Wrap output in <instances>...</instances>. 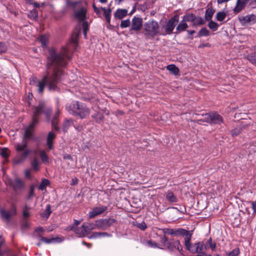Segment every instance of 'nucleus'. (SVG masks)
<instances>
[{
  "instance_id": "bb28decb",
  "label": "nucleus",
  "mask_w": 256,
  "mask_h": 256,
  "mask_svg": "<svg viewBox=\"0 0 256 256\" xmlns=\"http://www.w3.org/2000/svg\"><path fill=\"white\" fill-rule=\"evenodd\" d=\"M182 18V20L186 22H192L193 23L196 19V15L192 13H188L184 14Z\"/></svg>"
},
{
  "instance_id": "79ce46f5",
  "label": "nucleus",
  "mask_w": 256,
  "mask_h": 256,
  "mask_svg": "<svg viewBox=\"0 0 256 256\" xmlns=\"http://www.w3.org/2000/svg\"><path fill=\"white\" fill-rule=\"evenodd\" d=\"M209 23L208 24V28L212 30L213 31H216L218 30L219 25L218 23L212 20H210V21H208Z\"/></svg>"
},
{
  "instance_id": "603ef678",
  "label": "nucleus",
  "mask_w": 256,
  "mask_h": 256,
  "mask_svg": "<svg viewBox=\"0 0 256 256\" xmlns=\"http://www.w3.org/2000/svg\"><path fill=\"white\" fill-rule=\"evenodd\" d=\"M40 240L45 244H49L52 243V238H48L46 237H44L42 236H40Z\"/></svg>"
},
{
  "instance_id": "cd10ccee",
  "label": "nucleus",
  "mask_w": 256,
  "mask_h": 256,
  "mask_svg": "<svg viewBox=\"0 0 256 256\" xmlns=\"http://www.w3.org/2000/svg\"><path fill=\"white\" fill-rule=\"evenodd\" d=\"M52 213L51 210V206L50 204H46V209L43 212H42L40 215L43 218H45L48 219L50 216V214Z\"/></svg>"
},
{
  "instance_id": "680f3d73",
  "label": "nucleus",
  "mask_w": 256,
  "mask_h": 256,
  "mask_svg": "<svg viewBox=\"0 0 256 256\" xmlns=\"http://www.w3.org/2000/svg\"><path fill=\"white\" fill-rule=\"evenodd\" d=\"M187 32L190 35V36H188V38H190V40H192L193 39V37L192 36H191L196 32L195 30H187Z\"/></svg>"
},
{
  "instance_id": "69168bd1",
  "label": "nucleus",
  "mask_w": 256,
  "mask_h": 256,
  "mask_svg": "<svg viewBox=\"0 0 256 256\" xmlns=\"http://www.w3.org/2000/svg\"><path fill=\"white\" fill-rule=\"evenodd\" d=\"M252 208L254 210V212H256V201L252 202Z\"/></svg>"
},
{
  "instance_id": "4c0bfd02",
  "label": "nucleus",
  "mask_w": 256,
  "mask_h": 256,
  "mask_svg": "<svg viewBox=\"0 0 256 256\" xmlns=\"http://www.w3.org/2000/svg\"><path fill=\"white\" fill-rule=\"evenodd\" d=\"M205 24V21L201 16H196L194 21L192 24L194 26H196L198 25H203Z\"/></svg>"
},
{
  "instance_id": "13d9d810",
  "label": "nucleus",
  "mask_w": 256,
  "mask_h": 256,
  "mask_svg": "<svg viewBox=\"0 0 256 256\" xmlns=\"http://www.w3.org/2000/svg\"><path fill=\"white\" fill-rule=\"evenodd\" d=\"M29 16L30 18L36 19L38 17V12L36 10H33L32 11L30 12Z\"/></svg>"
},
{
  "instance_id": "8fccbe9b",
  "label": "nucleus",
  "mask_w": 256,
  "mask_h": 256,
  "mask_svg": "<svg viewBox=\"0 0 256 256\" xmlns=\"http://www.w3.org/2000/svg\"><path fill=\"white\" fill-rule=\"evenodd\" d=\"M136 226L142 230H144L147 228L146 224L144 222L137 223Z\"/></svg>"
},
{
  "instance_id": "6ab92c4d",
  "label": "nucleus",
  "mask_w": 256,
  "mask_h": 256,
  "mask_svg": "<svg viewBox=\"0 0 256 256\" xmlns=\"http://www.w3.org/2000/svg\"><path fill=\"white\" fill-rule=\"evenodd\" d=\"M112 234L106 232H94L88 236L90 239H96L102 237H111Z\"/></svg>"
},
{
  "instance_id": "473e14b6",
  "label": "nucleus",
  "mask_w": 256,
  "mask_h": 256,
  "mask_svg": "<svg viewBox=\"0 0 256 256\" xmlns=\"http://www.w3.org/2000/svg\"><path fill=\"white\" fill-rule=\"evenodd\" d=\"M166 198L170 202H175L178 201V198L172 192H168L166 194Z\"/></svg>"
},
{
  "instance_id": "2f4dec72",
  "label": "nucleus",
  "mask_w": 256,
  "mask_h": 256,
  "mask_svg": "<svg viewBox=\"0 0 256 256\" xmlns=\"http://www.w3.org/2000/svg\"><path fill=\"white\" fill-rule=\"evenodd\" d=\"M100 8L104 11V14L106 22L108 24H110V16H111V12H112L110 8H108V10H106L105 8H102V7H101Z\"/></svg>"
},
{
  "instance_id": "4be33fe9",
  "label": "nucleus",
  "mask_w": 256,
  "mask_h": 256,
  "mask_svg": "<svg viewBox=\"0 0 256 256\" xmlns=\"http://www.w3.org/2000/svg\"><path fill=\"white\" fill-rule=\"evenodd\" d=\"M13 188L15 190H20L24 188V184L22 180L16 178L13 184Z\"/></svg>"
},
{
  "instance_id": "aec40b11",
  "label": "nucleus",
  "mask_w": 256,
  "mask_h": 256,
  "mask_svg": "<svg viewBox=\"0 0 256 256\" xmlns=\"http://www.w3.org/2000/svg\"><path fill=\"white\" fill-rule=\"evenodd\" d=\"M56 138V134L54 132H48L46 138V144L49 150H52V148L53 140Z\"/></svg>"
},
{
  "instance_id": "052dcab7",
  "label": "nucleus",
  "mask_w": 256,
  "mask_h": 256,
  "mask_svg": "<svg viewBox=\"0 0 256 256\" xmlns=\"http://www.w3.org/2000/svg\"><path fill=\"white\" fill-rule=\"evenodd\" d=\"M34 187L33 186H31L30 188V190L28 198L30 199L32 197L34 196Z\"/></svg>"
},
{
  "instance_id": "e433bc0d",
  "label": "nucleus",
  "mask_w": 256,
  "mask_h": 256,
  "mask_svg": "<svg viewBox=\"0 0 256 256\" xmlns=\"http://www.w3.org/2000/svg\"><path fill=\"white\" fill-rule=\"evenodd\" d=\"M210 34V31L206 28H202L198 34V37L207 36Z\"/></svg>"
},
{
  "instance_id": "a211bd4d",
  "label": "nucleus",
  "mask_w": 256,
  "mask_h": 256,
  "mask_svg": "<svg viewBox=\"0 0 256 256\" xmlns=\"http://www.w3.org/2000/svg\"><path fill=\"white\" fill-rule=\"evenodd\" d=\"M248 0H237L236 5L233 10L234 14H238L244 8Z\"/></svg>"
},
{
  "instance_id": "0eeeda50",
  "label": "nucleus",
  "mask_w": 256,
  "mask_h": 256,
  "mask_svg": "<svg viewBox=\"0 0 256 256\" xmlns=\"http://www.w3.org/2000/svg\"><path fill=\"white\" fill-rule=\"evenodd\" d=\"M28 145V142L26 140L22 139V143H16L14 145L16 150L18 152L24 151L20 154L21 159L16 161V163L18 164L21 162L22 160L26 158L29 154L30 152L28 150H25Z\"/></svg>"
},
{
  "instance_id": "412c9836",
  "label": "nucleus",
  "mask_w": 256,
  "mask_h": 256,
  "mask_svg": "<svg viewBox=\"0 0 256 256\" xmlns=\"http://www.w3.org/2000/svg\"><path fill=\"white\" fill-rule=\"evenodd\" d=\"M188 28V24H186V22L184 21L183 20H182L178 24L176 28V31L174 32L176 34H178L182 32H184L186 30V29Z\"/></svg>"
},
{
  "instance_id": "0e129e2a",
  "label": "nucleus",
  "mask_w": 256,
  "mask_h": 256,
  "mask_svg": "<svg viewBox=\"0 0 256 256\" xmlns=\"http://www.w3.org/2000/svg\"><path fill=\"white\" fill-rule=\"evenodd\" d=\"M58 103H59V100L58 98H57V100H56V104H57V108H56V114L54 116H58L59 114H60V109L58 108Z\"/></svg>"
},
{
  "instance_id": "20e7f679",
  "label": "nucleus",
  "mask_w": 256,
  "mask_h": 256,
  "mask_svg": "<svg viewBox=\"0 0 256 256\" xmlns=\"http://www.w3.org/2000/svg\"><path fill=\"white\" fill-rule=\"evenodd\" d=\"M52 112V108L46 106L44 102L39 103L37 106H34L32 108V122L37 124L39 122L40 118L42 114H44L46 118L49 120Z\"/></svg>"
},
{
  "instance_id": "a878e982",
  "label": "nucleus",
  "mask_w": 256,
  "mask_h": 256,
  "mask_svg": "<svg viewBox=\"0 0 256 256\" xmlns=\"http://www.w3.org/2000/svg\"><path fill=\"white\" fill-rule=\"evenodd\" d=\"M247 59L252 64L256 65V46L254 47V51L248 55Z\"/></svg>"
},
{
  "instance_id": "a19ab883",
  "label": "nucleus",
  "mask_w": 256,
  "mask_h": 256,
  "mask_svg": "<svg viewBox=\"0 0 256 256\" xmlns=\"http://www.w3.org/2000/svg\"><path fill=\"white\" fill-rule=\"evenodd\" d=\"M40 41L42 47H46L48 44V37L46 35H42L40 38Z\"/></svg>"
},
{
  "instance_id": "37998d69",
  "label": "nucleus",
  "mask_w": 256,
  "mask_h": 256,
  "mask_svg": "<svg viewBox=\"0 0 256 256\" xmlns=\"http://www.w3.org/2000/svg\"><path fill=\"white\" fill-rule=\"evenodd\" d=\"M207 248H210L212 250H214L216 248V244L215 242H213L212 239L210 238L206 242V244H205Z\"/></svg>"
},
{
  "instance_id": "b1692460",
  "label": "nucleus",
  "mask_w": 256,
  "mask_h": 256,
  "mask_svg": "<svg viewBox=\"0 0 256 256\" xmlns=\"http://www.w3.org/2000/svg\"><path fill=\"white\" fill-rule=\"evenodd\" d=\"M215 12V10L211 6L208 8L205 12V19L206 21H210L212 20V17Z\"/></svg>"
},
{
  "instance_id": "ddd939ff",
  "label": "nucleus",
  "mask_w": 256,
  "mask_h": 256,
  "mask_svg": "<svg viewBox=\"0 0 256 256\" xmlns=\"http://www.w3.org/2000/svg\"><path fill=\"white\" fill-rule=\"evenodd\" d=\"M170 251H175L177 250L180 254H182V246L180 244L178 240H172L169 241L168 246L166 247Z\"/></svg>"
},
{
  "instance_id": "5fc2aeb1",
  "label": "nucleus",
  "mask_w": 256,
  "mask_h": 256,
  "mask_svg": "<svg viewBox=\"0 0 256 256\" xmlns=\"http://www.w3.org/2000/svg\"><path fill=\"white\" fill-rule=\"evenodd\" d=\"M146 244L147 246L150 248H158V246L157 245V244L154 242H152L151 240H146Z\"/></svg>"
},
{
  "instance_id": "dca6fc26",
  "label": "nucleus",
  "mask_w": 256,
  "mask_h": 256,
  "mask_svg": "<svg viewBox=\"0 0 256 256\" xmlns=\"http://www.w3.org/2000/svg\"><path fill=\"white\" fill-rule=\"evenodd\" d=\"M239 20L242 25H245L249 23H255L256 22V16L254 14H248L245 16L239 18Z\"/></svg>"
},
{
  "instance_id": "c03bdc74",
  "label": "nucleus",
  "mask_w": 256,
  "mask_h": 256,
  "mask_svg": "<svg viewBox=\"0 0 256 256\" xmlns=\"http://www.w3.org/2000/svg\"><path fill=\"white\" fill-rule=\"evenodd\" d=\"M8 50V46L6 43L0 42V54L6 53Z\"/></svg>"
},
{
  "instance_id": "338daca9",
  "label": "nucleus",
  "mask_w": 256,
  "mask_h": 256,
  "mask_svg": "<svg viewBox=\"0 0 256 256\" xmlns=\"http://www.w3.org/2000/svg\"><path fill=\"white\" fill-rule=\"evenodd\" d=\"M24 175L26 178H30V170H26L24 172Z\"/></svg>"
},
{
  "instance_id": "2eb2a0df",
  "label": "nucleus",
  "mask_w": 256,
  "mask_h": 256,
  "mask_svg": "<svg viewBox=\"0 0 256 256\" xmlns=\"http://www.w3.org/2000/svg\"><path fill=\"white\" fill-rule=\"evenodd\" d=\"M36 124L31 122L28 126L25 129L22 139L32 140L34 138V129Z\"/></svg>"
},
{
  "instance_id": "ea45409f",
  "label": "nucleus",
  "mask_w": 256,
  "mask_h": 256,
  "mask_svg": "<svg viewBox=\"0 0 256 256\" xmlns=\"http://www.w3.org/2000/svg\"><path fill=\"white\" fill-rule=\"evenodd\" d=\"M50 184V181L48 179H44L38 186V189L41 190H45Z\"/></svg>"
},
{
  "instance_id": "72a5a7b5",
  "label": "nucleus",
  "mask_w": 256,
  "mask_h": 256,
  "mask_svg": "<svg viewBox=\"0 0 256 256\" xmlns=\"http://www.w3.org/2000/svg\"><path fill=\"white\" fill-rule=\"evenodd\" d=\"M211 112L206 113L202 115V118L198 119V122H206L210 124V121L211 118Z\"/></svg>"
},
{
  "instance_id": "f3484780",
  "label": "nucleus",
  "mask_w": 256,
  "mask_h": 256,
  "mask_svg": "<svg viewBox=\"0 0 256 256\" xmlns=\"http://www.w3.org/2000/svg\"><path fill=\"white\" fill-rule=\"evenodd\" d=\"M210 124H220L224 122L222 117L216 112H211Z\"/></svg>"
},
{
  "instance_id": "f03ea898",
  "label": "nucleus",
  "mask_w": 256,
  "mask_h": 256,
  "mask_svg": "<svg viewBox=\"0 0 256 256\" xmlns=\"http://www.w3.org/2000/svg\"><path fill=\"white\" fill-rule=\"evenodd\" d=\"M66 110L70 114L81 119L85 118L90 114V110L86 104L78 100H73L65 106Z\"/></svg>"
},
{
  "instance_id": "6e6552de",
  "label": "nucleus",
  "mask_w": 256,
  "mask_h": 256,
  "mask_svg": "<svg viewBox=\"0 0 256 256\" xmlns=\"http://www.w3.org/2000/svg\"><path fill=\"white\" fill-rule=\"evenodd\" d=\"M192 231L187 230L182 228H165L164 229V232L166 234H167L173 236H181L184 237V240H186L187 238L188 237Z\"/></svg>"
},
{
  "instance_id": "c85d7f7f",
  "label": "nucleus",
  "mask_w": 256,
  "mask_h": 256,
  "mask_svg": "<svg viewBox=\"0 0 256 256\" xmlns=\"http://www.w3.org/2000/svg\"><path fill=\"white\" fill-rule=\"evenodd\" d=\"M74 124V120L72 118L66 119L62 125L63 130L64 132H66L68 128Z\"/></svg>"
},
{
  "instance_id": "bf43d9fd",
  "label": "nucleus",
  "mask_w": 256,
  "mask_h": 256,
  "mask_svg": "<svg viewBox=\"0 0 256 256\" xmlns=\"http://www.w3.org/2000/svg\"><path fill=\"white\" fill-rule=\"evenodd\" d=\"M64 238L60 237L52 238V243H60L62 242Z\"/></svg>"
},
{
  "instance_id": "de8ad7c7",
  "label": "nucleus",
  "mask_w": 256,
  "mask_h": 256,
  "mask_svg": "<svg viewBox=\"0 0 256 256\" xmlns=\"http://www.w3.org/2000/svg\"><path fill=\"white\" fill-rule=\"evenodd\" d=\"M39 164L38 160L36 158H34L31 162V164L34 170L36 171H37L38 170Z\"/></svg>"
},
{
  "instance_id": "7c9ffc66",
  "label": "nucleus",
  "mask_w": 256,
  "mask_h": 256,
  "mask_svg": "<svg viewBox=\"0 0 256 256\" xmlns=\"http://www.w3.org/2000/svg\"><path fill=\"white\" fill-rule=\"evenodd\" d=\"M39 156L43 163L46 164L49 162V158L44 150L40 151Z\"/></svg>"
},
{
  "instance_id": "7ed1b4c3",
  "label": "nucleus",
  "mask_w": 256,
  "mask_h": 256,
  "mask_svg": "<svg viewBox=\"0 0 256 256\" xmlns=\"http://www.w3.org/2000/svg\"><path fill=\"white\" fill-rule=\"evenodd\" d=\"M192 235V230L188 238L184 240L186 248L192 254L196 253V256H207L206 253V246L203 242H198L192 244L190 242Z\"/></svg>"
},
{
  "instance_id": "f8f14e48",
  "label": "nucleus",
  "mask_w": 256,
  "mask_h": 256,
  "mask_svg": "<svg viewBox=\"0 0 256 256\" xmlns=\"http://www.w3.org/2000/svg\"><path fill=\"white\" fill-rule=\"evenodd\" d=\"M0 214L1 217L6 220L9 222L11 216H16V208L14 204H12L10 211H7L4 209L0 210Z\"/></svg>"
},
{
  "instance_id": "864d4df0",
  "label": "nucleus",
  "mask_w": 256,
  "mask_h": 256,
  "mask_svg": "<svg viewBox=\"0 0 256 256\" xmlns=\"http://www.w3.org/2000/svg\"><path fill=\"white\" fill-rule=\"evenodd\" d=\"M240 254V250L238 248H236L229 252L228 256H238Z\"/></svg>"
},
{
  "instance_id": "4d7b16f0",
  "label": "nucleus",
  "mask_w": 256,
  "mask_h": 256,
  "mask_svg": "<svg viewBox=\"0 0 256 256\" xmlns=\"http://www.w3.org/2000/svg\"><path fill=\"white\" fill-rule=\"evenodd\" d=\"M241 132V130L240 128H235L232 130L231 132V134L232 136H238Z\"/></svg>"
},
{
  "instance_id": "f704fd0d",
  "label": "nucleus",
  "mask_w": 256,
  "mask_h": 256,
  "mask_svg": "<svg viewBox=\"0 0 256 256\" xmlns=\"http://www.w3.org/2000/svg\"><path fill=\"white\" fill-rule=\"evenodd\" d=\"M92 118L94 119L96 122L100 124L103 120L104 116L100 112H96L92 116Z\"/></svg>"
},
{
  "instance_id": "f257e3e1",
  "label": "nucleus",
  "mask_w": 256,
  "mask_h": 256,
  "mask_svg": "<svg viewBox=\"0 0 256 256\" xmlns=\"http://www.w3.org/2000/svg\"><path fill=\"white\" fill-rule=\"evenodd\" d=\"M68 46L62 48L60 52H58L54 48L49 50L47 57L48 71L46 74L40 80L36 76H32L30 78V84L36 88V90L39 94H43L46 86L50 91L59 90L58 84L64 74L63 68L66 67L68 60L70 58Z\"/></svg>"
},
{
  "instance_id": "49530a36",
  "label": "nucleus",
  "mask_w": 256,
  "mask_h": 256,
  "mask_svg": "<svg viewBox=\"0 0 256 256\" xmlns=\"http://www.w3.org/2000/svg\"><path fill=\"white\" fill-rule=\"evenodd\" d=\"M82 28L85 38H86V33L88 30V22L86 21H84L82 24Z\"/></svg>"
},
{
  "instance_id": "9d476101",
  "label": "nucleus",
  "mask_w": 256,
  "mask_h": 256,
  "mask_svg": "<svg viewBox=\"0 0 256 256\" xmlns=\"http://www.w3.org/2000/svg\"><path fill=\"white\" fill-rule=\"evenodd\" d=\"M142 18L134 16L131 22L129 32L130 34L138 33L142 28Z\"/></svg>"
},
{
  "instance_id": "393cba45",
  "label": "nucleus",
  "mask_w": 256,
  "mask_h": 256,
  "mask_svg": "<svg viewBox=\"0 0 256 256\" xmlns=\"http://www.w3.org/2000/svg\"><path fill=\"white\" fill-rule=\"evenodd\" d=\"M75 16L78 20L84 21L86 16V12L84 8H82L80 10L76 12L75 14Z\"/></svg>"
},
{
  "instance_id": "1a4fd4ad",
  "label": "nucleus",
  "mask_w": 256,
  "mask_h": 256,
  "mask_svg": "<svg viewBox=\"0 0 256 256\" xmlns=\"http://www.w3.org/2000/svg\"><path fill=\"white\" fill-rule=\"evenodd\" d=\"M179 22V16L176 14L172 17L167 22L166 26H164L165 32L160 33V35L165 36L166 34H171L174 30L176 24Z\"/></svg>"
},
{
  "instance_id": "39448f33",
  "label": "nucleus",
  "mask_w": 256,
  "mask_h": 256,
  "mask_svg": "<svg viewBox=\"0 0 256 256\" xmlns=\"http://www.w3.org/2000/svg\"><path fill=\"white\" fill-rule=\"evenodd\" d=\"M158 23L154 20H148L144 24L142 34L146 39H152L160 34Z\"/></svg>"
},
{
  "instance_id": "c756f323",
  "label": "nucleus",
  "mask_w": 256,
  "mask_h": 256,
  "mask_svg": "<svg viewBox=\"0 0 256 256\" xmlns=\"http://www.w3.org/2000/svg\"><path fill=\"white\" fill-rule=\"evenodd\" d=\"M166 69L174 75L178 74L180 72L178 68L174 64L168 65L166 66Z\"/></svg>"
},
{
  "instance_id": "9b49d317",
  "label": "nucleus",
  "mask_w": 256,
  "mask_h": 256,
  "mask_svg": "<svg viewBox=\"0 0 256 256\" xmlns=\"http://www.w3.org/2000/svg\"><path fill=\"white\" fill-rule=\"evenodd\" d=\"M96 229L94 224L84 223L80 228L75 230L76 234H79L82 236H86L90 234L92 230Z\"/></svg>"
},
{
  "instance_id": "5701e85b",
  "label": "nucleus",
  "mask_w": 256,
  "mask_h": 256,
  "mask_svg": "<svg viewBox=\"0 0 256 256\" xmlns=\"http://www.w3.org/2000/svg\"><path fill=\"white\" fill-rule=\"evenodd\" d=\"M128 14V10L126 9H118L114 13V17L119 20L123 18Z\"/></svg>"
},
{
  "instance_id": "3c124183",
  "label": "nucleus",
  "mask_w": 256,
  "mask_h": 256,
  "mask_svg": "<svg viewBox=\"0 0 256 256\" xmlns=\"http://www.w3.org/2000/svg\"><path fill=\"white\" fill-rule=\"evenodd\" d=\"M160 242L165 247H166V246H168V244H169V241L168 240V238L165 235L160 238Z\"/></svg>"
},
{
  "instance_id": "09e8293b",
  "label": "nucleus",
  "mask_w": 256,
  "mask_h": 256,
  "mask_svg": "<svg viewBox=\"0 0 256 256\" xmlns=\"http://www.w3.org/2000/svg\"><path fill=\"white\" fill-rule=\"evenodd\" d=\"M0 154L4 158H6L9 156V154L8 153V148H2Z\"/></svg>"
},
{
  "instance_id": "774afa93",
  "label": "nucleus",
  "mask_w": 256,
  "mask_h": 256,
  "mask_svg": "<svg viewBox=\"0 0 256 256\" xmlns=\"http://www.w3.org/2000/svg\"><path fill=\"white\" fill-rule=\"evenodd\" d=\"M23 216L24 218H27L30 216V214L28 212L24 210L22 212Z\"/></svg>"
},
{
  "instance_id": "c9c22d12",
  "label": "nucleus",
  "mask_w": 256,
  "mask_h": 256,
  "mask_svg": "<svg viewBox=\"0 0 256 256\" xmlns=\"http://www.w3.org/2000/svg\"><path fill=\"white\" fill-rule=\"evenodd\" d=\"M227 14L223 11L218 12L216 14V19L218 21L222 22L226 18Z\"/></svg>"
},
{
  "instance_id": "58836bf2",
  "label": "nucleus",
  "mask_w": 256,
  "mask_h": 256,
  "mask_svg": "<svg viewBox=\"0 0 256 256\" xmlns=\"http://www.w3.org/2000/svg\"><path fill=\"white\" fill-rule=\"evenodd\" d=\"M58 117L56 116H54L52 120V128L57 131L60 130V128L58 126Z\"/></svg>"
},
{
  "instance_id": "e2e57ef3",
  "label": "nucleus",
  "mask_w": 256,
  "mask_h": 256,
  "mask_svg": "<svg viewBox=\"0 0 256 256\" xmlns=\"http://www.w3.org/2000/svg\"><path fill=\"white\" fill-rule=\"evenodd\" d=\"M63 158L64 159H68V160H73L72 158V156L70 154H64V155Z\"/></svg>"
},
{
  "instance_id": "a18cd8bd",
  "label": "nucleus",
  "mask_w": 256,
  "mask_h": 256,
  "mask_svg": "<svg viewBox=\"0 0 256 256\" xmlns=\"http://www.w3.org/2000/svg\"><path fill=\"white\" fill-rule=\"evenodd\" d=\"M131 24L130 20L128 19L122 20L120 26L122 28L129 27Z\"/></svg>"
},
{
  "instance_id": "6e6d98bb",
  "label": "nucleus",
  "mask_w": 256,
  "mask_h": 256,
  "mask_svg": "<svg viewBox=\"0 0 256 256\" xmlns=\"http://www.w3.org/2000/svg\"><path fill=\"white\" fill-rule=\"evenodd\" d=\"M4 238L2 235H0V256H2L4 252L2 250L1 248L4 243Z\"/></svg>"
},
{
  "instance_id": "423d86ee",
  "label": "nucleus",
  "mask_w": 256,
  "mask_h": 256,
  "mask_svg": "<svg viewBox=\"0 0 256 256\" xmlns=\"http://www.w3.org/2000/svg\"><path fill=\"white\" fill-rule=\"evenodd\" d=\"M116 222V220L113 218H100L95 221V226L97 230H106Z\"/></svg>"
},
{
  "instance_id": "4468645a",
  "label": "nucleus",
  "mask_w": 256,
  "mask_h": 256,
  "mask_svg": "<svg viewBox=\"0 0 256 256\" xmlns=\"http://www.w3.org/2000/svg\"><path fill=\"white\" fill-rule=\"evenodd\" d=\"M108 208L106 206L95 207L88 214V218H93L96 216L104 213L107 210Z\"/></svg>"
}]
</instances>
